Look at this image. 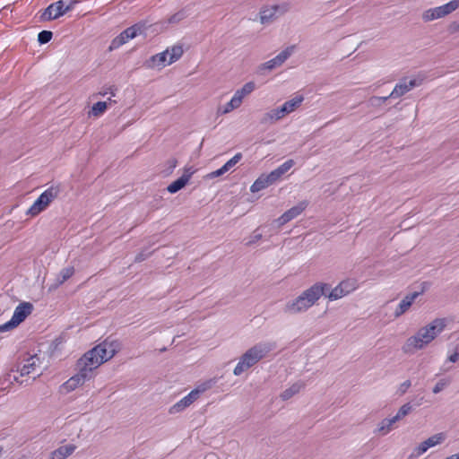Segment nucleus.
Wrapping results in <instances>:
<instances>
[{"label": "nucleus", "instance_id": "obj_1", "mask_svg": "<svg viewBox=\"0 0 459 459\" xmlns=\"http://www.w3.org/2000/svg\"><path fill=\"white\" fill-rule=\"evenodd\" d=\"M446 319L436 318L427 325L420 328L415 334L406 339L402 346L405 354H413L432 342L446 328Z\"/></svg>", "mask_w": 459, "mask_h": 459}, {"label": "nucleus", "instance_id": "obj_2", "mask_svg": "<svg viewBox=\"0 0 459 459\" xmlns=\"http://www.w3.org/2000/svg\"><path fill=\"white\" fill-rule=\"evenodd\" d=\"M327 289L328 285L326 283L316 282L313 284L295 299L287 301L284 305L283 311L290 315L307 311L323 295H325Z\"/></svg>", "mask_w": 459, "mask_h": 459}, {"label": "nucleus", "instance_id": "obj_3", "mask_svg": "<svg viewBox=\"0 0 459 459\" xmlns=\"http://www.w3.org/2000/svg\"><path fill=\"white\" fill-rule=\"evenodd\" d=\"M116 353L115 346L112 342H104L95 346L78 360V369L84 370V373L93 377V371L101 364L110 359Z\"/></svg>", "mask_w": 459, "mask_h": 459}, {"label": "nucleus", "instance_id": "obj_4", "mask_svg": "<svg viewBox=\"0 0 459 459\" xmlns=\"http://www.w3.org/2000/svg\"><path fill=\"white\" fill-rule=\"evenodd\" d=\"M276 347L274 342H262L248 349L239 359L233 374L240 376L243 372L255 365Z\"/></svg>", "mask_w": 459, "mask_h": 459}, {"label": "nucleus", "instance_id": "obj_5", "mask_svg": "<svg viewBox=\"0 0 459 459\" xmlns=\"http://www.w3.org/2000/svg\"><path fill=\"white\" fill-rule=\"evenodd\" d=\"M183 52L181 46H173L160 53L152 56L146 60L145 65L150 69L161 70L178 61L182 56Z\"/></svg>", "mask_w": 459, "mask_h": 459}, {"label": "nucleus", "instance_id": "obj_6", "mask_svg": "<svg viewBox=\"0 0 459 459\" xmlns=\"http://www.w3.org/2000/svg\"><path fill=\"white\" fill-rule=\"evenodd\" d=\"M302 96H297L288 101H285L281 107L269 110L264 115L263 122L273 123L283 118L285 116L293 112L296 108H298L302 101Z\"/></svg>", "mask_w": 459, "mask_h": 459}, {"label": "nucleus", "instance_id": "obj_7", "mask_svg": "<svg viewBox=\"0 0 459 459\" xmlns=\"http://www.w3.org/2000/svg\"><path fill=\"white\" fill-rule=\"evenodd\" d=\"M459 8V0H451L440 6L425 10L421 18L425 22H429L437 19L444 18Z\"/></svg>", "mask_w": 459, "mask_h": 459}, {"label": "nucleus", "instance_id": "obj_8", "mask_svg": "<svg viewBox=\"0 0 459 459\" xmlns=\"http://www.w3.org/2000/svg\"><path fill=\"white\" fill-rule=\"evenodd\" d=\"M358 289V282L355 279H346L335 286L327 295L331 301L340 299Z\"/></svg>", "mask_w": 459, "mask_h": 459}, {"label": "nucleus", "instance_id": "obj_9", "mask_svg": "<svg viewBox=\"0 0 459 459\" xmlns=\"http://www.w3.org/2000/svg\"><path fill=\"white\" fill-rule=\"evenodd\" d=\"M143 25L137 23L125 30H123L118 36H117L110 44L111 49H116L127 43L130 39H134L136 36L143 32Z\"/></svg>", "mask_w": 459, "mask_h": 459}, {"label": "nucleus", "instance_id": "obj_10", "mask_svg": "<svg viewBox=\"0 0 459 459\" xmlns=\"http://www.w3.org/2000/svg\"><path fill=\"white\" fill-rule=\"evenodd\" d=\"M73 9V4L65 5L63 0L56 1L49 4L43 12L41 19L44 21H52L58 19Z\"/></svg>", "mask_w": 459, "mask_h": 459}, {"label": "nucleus", "instance_id": "obj_11", "mask_svg": "<svg viewBox=\"0 0 459 459\" xmlns=\"http://www.w3.org/2000/svg\"><path fill=\"white\" fill-rule=\"evenodd\" d=\"M84 370L78 369V373L74 376L71 377L67 381H65L61 385V391L65 394H68L70 392L74 391L79 386L82 385L86 381L90 380L91 377L90 375L84 373Z\"/></svg>", "mask_w": 459, "mask_h": 459}, {"label": "nucleus", "instance_id": "obj_12", "mask_svg": "<svg viewBox=\"0 0 459 459\" xmlns=\"http://www.w3.org/2000/svg\"><path fill=\"white\" fill-rule=\"evenodd\" d=\"M421 80H418L416 78L408 80L405 78L395 85L392 92L389 94V97H392L393 99L399 98L412 90L414 87L419 86Z\"/></svg>", "mask_w": 459, "mask_h": 459}, {"label": "nucleus", "instance_id": "obj_13", "mask_svg": "<svg viewBox=\"0 0 459 459\" xmlns=\"http://www.w3.org/2000/svg\"><path fill=\"white\" fill-rule=\"evenodd\" d=\"M295 46L287 47L276 56L263 64L262 68L266 70H273L281 66L293 54Z\"/></svg>", "mask_w": 459, "mask_h": 459}, {"label": "nucleus", "instance_id": "obj_14", "mask_svg": "<svg viewBox=\"0 0 459 459\" xmlns=\"http://www.w3.org/2000/svg\"><path fill=\"white\" fill-rule=\"evenodd\" d=\"M195 172V170L193 167H186L183 175L168 186V192L175 194L181 190L189 182Z\"/></svg>", "mask_w": 459, "mask_h": 459}, {"label": "nucleus", "instance_id": "obj_15", "mask_svg": "<svg viewBox=\"0 0 459 459\" xmlns=\"http://www.w3.org/2000/svg\"><path fill=\"white\" fill-rule=\"evenodd\" d=\"M33 311V305L30 302H21L14 309L12 319L19 325Z\"/></svg>", "mask_w": 459, "mask_h": 459}, {"label": "nucleus", "instance_id": "obj_16", "mask_svg": "<svg viewBox=\"0 0 459 459\" xmlns=\"http://www.w3.org/2000/svg\"><path fill=\"white\" fill-rule=\"evenodd\" d=\"M285 12V8L279 5H273L270 7H264L260 12V22L263 24L273 22L278 14H281Z\"/></svg>", "mask_w": 459, "mask_h": 459}, {"label": "nucleus", "instance_id": "obj_17", "mask_svg": "<svg viewBox=\"0 0 459 459\" xmlns=\"http://www.w3.org/2000/svg\"><path fill=\"white\" fill-rule=\"evenodd\" d=\"M40 359L37 355L30 356L21 363L19 368V371L21 376H28L31 373H34L37 368L39 366Z\"/></svg>", "mask_w": 459, "mask_h": 459}, {"label": "nucleus", "instance_id": "obj_18", "mask_svg": "<svg viewBox=\"0 0 459 459\" xmlns=\"http://www.w3.org/2000/svg\"><path fill=\"white\" fill-rule=\"evenodd\" d=\"M419 295H420L419 292H413V293H411V294L405 296L401 300V302L398 304L395 311L394 312V317L398 318L402 315H403L405 312H407Z\"/></svg>", "mask_w": 459, "mask_h": 459}, {"label": "nucleus", "instance_id": "obj_19", "mask_svg": "<svg viewBox=\"0 0 459 459\" xmlns=\"http://www.w3.org/2000/svg\"><path fill=\"white\" fill-rule=\"evenodd\" d=\"M275 183V180L273 178L271 177V174H262L259 176L255 182L250 186V192L251 193H257L269 186Z\"/></svg>", "mask_w": 459, "mask_h": 459}, {"label": "nucleus", "instance_id": "obj_20", "mask_svg": "<svg viewBox=\"0 0 459 459\" xmlns=\"http://www.w3.org/2000/svg\"><path fill=\"white\" fill-rule=\"evenodd\" d=\"M397 420L393 417L383 419L375 429V433L380 436L389 434L394 429Z\"/></svg>", "mask_w": 459, "mask_h": 459}, {"label": "nucleus", "instance_id": "obj_21", "mask_svg": "<svg viewBox=\"0 0 459 459\" xmlns=\"http://www.w3.org/2000/svg\"><path fill=\"white\" fill-rule=\"evenodd\" d=\"M75 448L76 446L72 444L62 446L54 450L48 459H65L74 452Z\"/></svg>", "mask_w": 459, "mask_h": 459}, {"label": "nucleus", "instance_id": "obj_22", "mask_svg": "<svg viewBox=\"0 0 459 459\" xmlns=\"http://www.w3.org/2000/svg\"><path fill=\"white\" fill-rule=\"evenodd\" d=\"M59 194V187L58 186H50L48 189H46L39 197L38 199L45 205L48 206L49 204L57 197Z\"/></svg>", "mask_w": 459, "mask_h": 459}, {"label": "nucleus", "instance_id": "obj_23", "mask_svg": "<svg viewBox=\"0 0 459 459\" xmlns=\"http://www.w3.org/2000/svg\"><path fill=\"white\" fill-rule=\"evenodd\" d=\"M294 166L293 160H287L277 169L270 172L271 177L274 178L275 182L281 178L286 172H288Z\"/></svg>", "mask_w": 459, "mask_h": 459}, {"label": "nucleus", "instance_id": "obj_24", "mask_svg": "<svg viewBox=\"0 0 459 459\" xmlns=\"http://www.w3.org/2000/svg\"><path fill=\"white\" fill-rule=\"evenodd\" d=\"M304 388V384L300 381L292 384L290 386L286 388L281 394V397L282 400L287 401L295 394H299Z\"/></svg>", "mask_w": 459, "mask_h": 459}, {"label": "nucleus", "instance_id": "obj_25", "mask_svg": "<svg viewBox=\"0 0 459 459\" xmlns=\"http://www.w3.org/2000/svg\"><path fill=\"white\" fill-rule=\"evenodd\" d=\"M447 438V435L445 432L436 433L425 439L426 445L429 448L442 445Z\"/></svg>", "mask_w": 459, "mask_h": 459}, {"label": "nucleus", "instance_id": "obj_26", "mask_svg": "<svg viewBox=\"0 0 459 459\" xmlns=\"http://www.w3.org/2000/svg\"><path fill=\"white\" fill-rule=\"evenodd\" d=\"M74 273V268L73 266H68L60 271L58 273L55 288L59 287L62 285L65 281H66L68 279H70Z\"/></svg>", "mask_w": 459, "mask_h": 459}, {"label": "nucleus", "instance_id": "obj_27", "mask_svg": "<svg viewBox=\"0 0 459 459\" xmlns=\"http://www.w3.org/2000/svg\"><path fill=\"white\" fill-rule=\"evenodd\" d=\"M210 387V384H203L197 388L192 390L187 395L185 396L187 402L191 405L200 395V394L204 393Z\"/></svg>", "mask_w": 459, "mask_h": 459}, {"label": "nucleus", "instance_id": "obj_28", "mask_svg": "<svg viewBox=\"0 0 459 459\" xmlns=\"http://www.w3.org/2000/svg\"><path fill=\"white\" fill-rule=\"evenodd\" d=\"M430 449L428 445H426L425 440L419 443L416 446L413 447L410 454V459H417L423 455L427 451Z\"/></svg>", "mask_w": 459, "mask_h": 459}, {"label": "nucleus", "instance_id": "obj_29", "mask_svg": "<svg viewBox=\"0 0 459 459\" xmlns=\"http://www.w3.org/2000/svg\"><path fill=\"white\" fill-rule=\"evenodd\" d=\"M307 202L302 201V202L299 203L297 205H295V206L291 207L290 209H289L288 211H286V213L288 214L289 218H290V220H293L296 217H298L299 214H301V212L307 208Z\"/></svg>", "mask_w": 459, "mask_h": 459}, {"label": "nucleus", "instance_id": "obj_30", "mask_svg": "<svg viewBox=\"0 0 459 459\" xmlns=\"http://www.w3.org/2000/svg\"><path fill=\"white\" fill-rule=\"evenodd\" d=\"M108 108V103L106 101H98L91 107V111L89 112L90 116L92 117H100L101 116Z\"/></svg>", "mask_w": 459, "mask_h": 459}, {"label": "nucleus", "instance_id": "obj_31", "mask_svg": "<svg viewBox=\"0 0 459 459\" xmlns=\"http://www.w3.org/2000/svg\"><path fill=\"white\" fill-rule=\"evenodd\" d=\"M412 410H413V406L411 405V403H406L400 407V409L398 410L396 414L394 416V418L397 421H399L402 419H403L404 417H406L409 413H411Z\"/></svg>", "mask_w": 459, "mask_h": 459}, {"label": "nucleus", "instance_id": "obj_32", "mask_svg": "<svg viewBox=\"0 0 459 459\" xmlns=\"http://www.w3.org/2000/svg\"><path fill=\"white\" fill-rule=\"evenodd\" d=\"M47 209V206H45L38 198L35 200V202L32 204V205L29 208L27 211V214L30 216H37L41 212Z\"/></svg>", "mask_w": 459, "mask_h": 459}, {"label": "nucleus", "instance_id": "obj_33", "mask_svg": "<svg viewBox=\"0 0 459 459\" xmlns=\"http://www.w3.org/2000/svg\"><path fill=\"white\" fill-rule=\"evenodd\" d=\"M190 406L189 403L187 402L186 398L185 396L180 399L178 403H176L174 405H172L169 408V413L170 414H176L182 411H184L186 408Z\"/></svg>", "mask_w": 459, "mask_h": 459}, {"label": "nucleus", "instance_id": "obj_34", "mask_svg": "<svg viewBox=\"0 0 459 459\" xmlns=\"http://www.w3.org/2000/svg\"><path fill=\"white\" fill-rule=\"evenodd\" d=\"M242 159V154L240 152L236 153L231 159H230L222 167L221 169L224 170V172H228L238 162L240 161Z\"/></svg>", "mask_w": 459, "mask_h": 459}, {"label": "nucleus", "instance_id": "obj_35", "mask_svg": "<svg viewBox=\"0 0 459 459\" xmlns=\"http://www.w3.org/2000/svg\"><path fill=\"white\" fill-rule=\"evenodd\" d=\"M238 108L239 107L235 103V101L232 99H230V100L228 103H226L223 107L218 109V113L225 115Z\"/></svg>", "mask_w": 459, "mask_h": 459}, {"label": "nucleus", "instance_id": "obj_36", "mask_svg": "<svg viewBox=\"0 0 459 459\" xmlns=\"http://www.w3.org/2000/svg\"><path fill=\"white\" fill-rule=\"evenodd\" d=\"M449 384H450V381L448 379L442 378L436 383V385H434V387L432 389V392L437 394L442 392L446 386H448Z\"/></svg>", "mask_w": 459, "mask_h": 459}, {"label": "nucleus", "instance_id": "obj_37", "mask_svg": "<svg viewBox=\"0 0 459 459\" xmlns=\"http://www.w3.org/2000/svg\"><path fill=\"white\" fill-rule=\"evenodd\" d=\"M53 33L49 30H42L38 34V41L40 44H46L52 39Z\"/></svg>", "mask_w": 459, "mask_h": 459}, {"label": "nucleus", "instance_id": "obj_38", "mask_svg": "<svg viewBox=\"0 0 459 459\" xmlns=\"http://www.w3.org/2000/svg\"><path fill=\"white\" fill-rule=\"evenodd\" d=\"M18 325L11 318L4 324L0 325V333L9 332L16 328Z\"/></svg>", "mask_w": 459, "mask_h": 459}, {"label": "nucleus", "instance_id": "obj_39", "mask_svg": "<svg viewBox=\"0 0 459 459\" xmlns=\"http://www.w3.org/2000/svg\"><path fill=\"white\" fill-rule=\"evenodd\" d=\"M459 360V344H457L453 351L448 352L447 361L455 363Z\"/></svg>", "mask_w": 459, "mask_h": 459}, {"label": "nucleus", "instance_id": "obj_40", "mask_svg": "<svg viewBox=\"0 0 459 459\" xmlns=\"http://www.w3.org/2000/svg\"><path fill=\"white\" fill-rule=\"evenodd\" d=\"M262 238V233H260L258 230H255L253 234L247 238L246 245L251 246L255 244L257 241H259Z\"/></svg>", "mask_w": 459, "mask_h": 459}, {"label": "nucleus", "instance_id": "obj_41", "mask_svg": "<svg viewBox=\"0 0 459 459\" xmlns=\"http://www.w3.org/2000/svg\"><path fill=\"white\" fill-rule=\"evenodd\" d=\"M255 89V83L254 82H248L245 83L239 90L247 96L252 93Z\"/></svg>", "mask_w": 459, "mask_h": 459}, {"label": "nucleus", "instance_id": "obj_42", "mask_svg": "<svg viewBox=\"0 0 459 459\" xmlns=\"http://www.w3.org/2000/svg\"><path fill=\"white\" fill-rule=\"evenodd\" d=\"M245 97H247L246 94H244L240 90H237L231 99L238 107H240Z\"/></svg>", "mask_w": 459, "mask_h": 459}, {"label": "nucleus", "instance_id": "obj_43", "mask_svg": "<svg viewBox=\"0 0 459 459\" xmlns=\"http://www.w3.org/2000/svg\"><path fill=\"white\" fill-rule=\"evenodd\" d=\"M223 174H225V172H224V170L221 167L220 169H218L209 173L207 175V178H215L222 176Z\"/></svg>", "mask_w": 459, "mask_h": 459}, {"label": "nucleus", "instance_id": "obj_44", "mask_svg": "<svg viewBox=\"0 0 459 459\" xmlns=\"http://www.w3.org/2000/svg\"><path fill=\"white\" fill-rule=\"evenodd\" d=\"M411 385V382L410 380H406L403 382L399 386V391L402 394H404Z\"/></svg>", "mask_w": 459, "mask_h": 459}, {"label": "nucleus", "instance_id": "obj_45", "mask_svg": "<svg viewBox=\"0 0 459 459\" xmlns=\"http://www.w3.org/2000/svg\"><path fill=\"white\" fill-rule=\"evenodd\" d=\"M290 218H289L288 214L286 213V212L284 213H282L279 218H278V223L279 225H284L286 224L287 222L290 221Z\"/></svg>", "mask_w": 459, "mask_h": 459}, {"label": "nucleus", "instance_id": "obj_46", "mask_svg": "<svg viewBox=\"0 0 459 459\" xmlns=\"http://www.w3.org/2000/svg\"><path fill=\"white\" fill-rule=\"evenodd\" d=\"M390 98L389 95L385 97H373L370 99V102L374 105L376 102H385Z\"/></svg>", "mask_w": 459, "mask_h": 459}, {"label": "nucleus", "instance_id": "obj_47", "mask_svg": "<svg viewBox=\"0 0 459 459\" xmlns=\"http://www.w3.org/2000/svg\"><path fill=\"white\" fill-rule=\"evenodd\" d=\"M445 459H459V455L458 454L452 455Z\"/></svg>", "mask_w": 459, "mask_h": 459}, {"label": "nucleus", "instance_id": "obj_48", "mask_svg": "<svg viewBox=\"0 0 459 459\" xmlns=\"http://www.w3.org/2000/svg\"><path fill=\"white\" fill-rule=\"evenodd\" d=\"M143 259L144 258L142 256V255H139L136 256L135 261L140 262V261H143Z\"/></svg>", "mask_w": 459, "mask_h": 459}, {"label": "nucleus", "instance_id": "obj_49", "mask_svg": "<svg viewBox=\"0 0 459 459\" xmlns=\"http://www.w3.org/2000/svg\"><path fill=\"white\" fill-rule=\"evenodd\" d=\"M177 165V161L176 160H172V164H171V168H175Z\"/></svg>", "mask_w": 459, "mask_h": 459}]
</instances>
